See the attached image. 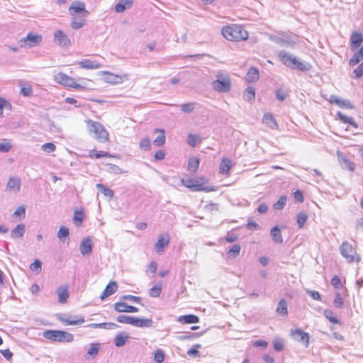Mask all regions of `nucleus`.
Wrapping results in <instances>:
<instances>
[{"instance_id": "nucleus-7", "label": "nucleus", "mask_w": 363, "mask_h": 363, "mask_svg": "<svg viewBox=\"0 0 363 363\" xmlns=\"http://www.w3.org/2000/svg\"><path fill=\"white\" fill-rule=\"evenodd\" d=\"M55 81L65 86L74 88V89H82V86L76 82L75 79L66 74L59 72L54 76Z\"/></svg>"}, {"instance_id": "nucleus-37", "label": "nucleus", "mask_w": 363, "mask_h": 363, "mask_svg": "<svg viewBox=\"0 0 363 363\" xmlns=\"http://www.w3.org/2000/svg\"><path fill=\"white\" fill-rule=\"evenodd\" d=\"M96 187L106 197L112 199L114 196L113 190L102 184H96Z\"/></svg>"}, {"instance_id": "nucleus-59", "label": "nucleus", "mask_w": 363, "mask_h": 363, "mask_svg": "<svg viewBox=\"0 0 363 363\" xmlns=\"http://www.w3.org/2000/svg\"><path fill=\"white\" fill-rule=\"evenodd\" d=\"M154 359L157 363H162L164 359V352L161 350H157L155 352Z\"/></svg>"}, {"instance_id": "nucleus-52", "label": "nucleus", "mask_w": 363, "mask_h": 363, "mask_svg": "<svg viewBox=\"0 0 363 363\" xmlns=\"http://www.w3.org/2000/svg\"><path fill=\"white\" fill-rule=\"evenodd\" d=\"M133 316L119 315L116 318L118 323L131 325L133 323Z\"/></svg>"}, {"instance_id": "nucleus-45", "label": "nucleus", "mask_w": 363, "mask_h": 363, "mask_svg": "<svg viewBox=\"0 0 363 363\" xmlns=\"http://www.w3.org/2000/svg\"><path fill=\"white\" fill-rule=\"evenodd\" d=\"M91 157L101 158V157H113L111 154L104 151L91 150L89 153Z\"/></svg>"}, {"instance_id": "nucleus-22", "label": "nucleus", "mask_w": 363, "mask_h": 363, "mask_svg": "<svg viewBox=\"0 0 363 363\" xmlns=\"http://www.w3.org/2000/svg\"><path fill=\"white\" fill-rule=\"evenodd\" d=\"M78 64L81 68L88 69H96L101 67V65L99 62L96 61H92L89 59H84L79 62Z\"/></svg>"}, {"instance_id": "nucleus-54", "label": "nucleus", "mask_w": 363, "mask_h": 363, "mask_svg": "<svg viewBox=\"0 0 363 363\" xmlns=\"http://www.w3.org/2000/svg\"><path fill=\"white\" fill-rule=\"evenodd\" d=\"M195 108V103H186L181 105V111L184 113H191Z\"/></svg>"}, {"instance_id": "nucleus-60", "label": "nucleus", "mask_w": 363, "mask_h": 363, "mask_svg": "<svg viewBox=\"0 0 363 363\" xmlns=\"http://www.w3.org/2000/svg\"><path fill=\"white\" fill-rule=\"evenodd\" d=\"M6 107L11 108V104H9L4 98L0 97V116H2L4 108Z\"/></svg>"}, {"instance_id": "nucleus-44", "label": "nucleus", "mask_w": 363, "mask_h": 363, "mask_svg": "<svg viewBox=\"0 0 363 363\" xmlns=\"http://www.w3.org/2000/svg\"><path fill=\"white\" fill-rule=\"evenodd\" d=\"M287 198L286 196H281L277 202L273 205V207L276 210H281L284 208L286 203Z\"/></svg>"}, {"instance_id": "nucleus-51", "label": "nucleus", "mask_w": 363, "mask_h": 363, "mask_svg": "<svg viewBox=\"0 0 363 363\" xmlns=\"http://www.w3.org/2000/svg\"><path fill=\"white\" fill-rule=\"evenodd\" d=\"M324 316L331 323H339L338 319L334 316V313L331 310L327 309L325 310Z\"/></svg>"}, {"instance_id": "nucleus-25", "label": "nucleus", "mask_w": 363, "mask_h": 363, "mask_svg": "<svg viewBox=\"0 0 363 363\" xmlns=\"http://www.w3.org/2000/svg\"><path fill=\"white\" fill-rule=\"evenodd\" d=\"M262 122L272 129H277L278 128L276 120L272 113L264 114L263 116Z\"/></svg>"}, {"instance_id": "nucleus-40", "label": "nucleus", "mask_w": 363, "mask_h": 363, "mask_svg": "<svg viewBox=\"0 0 363 363\" xmlns=\"http://www.w3.org/2000/svg\"><path fill=\"white\" fill-rule=\"evenodd\" d=\"M85 24V19L82 18H74L71 21V27L74 30L82 28Z\"/></svg>"}, {"instance_id": "nucleus-32", "label": "nucleus", "mask_w": 363, "mask_h": 363, "mask_svg": "<svg viewBox=\"0 0 363 363\" xmlns=\"http://www.w3.org/2000/svg\"><path fill=\"white\" fill-rule=\"evenodd\" d=\"M270 234L274 242L277 243H281L283 242L282 235L278 226L273 227L270 230Z\"/></svg>"}, {"instance_id": "nucleus-9", "label": "nucleus", "mask_w": 363, "mask_h": 363, "mask_svg": "<svg viewBox=\"0 0 363 363\" xmlns=\"http://www.w3.org/2000/svg\"><path fill=\"white\" fill-rule=\"evenodd\" d=\"M290 335L295 341L303 343L306 347H308L310 335L308 333L304 332L300 328H297L291 330Z\"/></svg>"}, {"instance_id": "nucleus-63", "label": "nucleus", "mask_w": 363, "mask_h": 363, "mask_svg": "<svg viewBox=\"0 0 363 363\" xmlns=\"http://www.w3.org/2000/svg\"><path fill=\"white\" fill-rule=\"evenodd\" d=\"M16 216H20L24 218L26 216V208L24 206H18L13 213Z\"/></svg>"}, {"instance_id": "nucleus-61", "label": "nucleus", "mask_w": 363, "mask_h": 363, "mask_svg": "<svg viewBox=\"0 0 363 363\" xmlns=\"http://www.w3.org/2000/svg\"><path fill=\"white\" fill-rule=\"evenodd\" d=\"M201 346L199 344L195 345L192 348L189 349L187 352V354L189 356H199V352L198 351V349L201 348Z\"/></svg>"}, {"instance_id": "nucleus-47", "label": "nucleus", "mask_w": 363, "mask_h": 363, "mask_svg": "<svg viewBox=\"0 0 363 363\" xmlns=\"http://www.w3.org/2000/svg\"><path fill=\"white\" fill-rule=\"evenodd\" d=\"M69 235V231L67 228L64 225L60 227V229L57 232V238L60 240H63V239L68 237Z\"/></svg>"}, {"instance_id": "nucleus-31", "label": "nucleus", "mask_w": 363, "mask_h": 363, "mask_svg": "<svg viewBox=\"0 0 363 363\" xmlns=\"http://www.w3.org/2000/svg\"><path fill=\"white\" fill-rule=\"evenodd\" d=\"M259 79V72L258 69L255 67H251L245 76V79L249 83L255 82L257 81Z\"/></svg>"}, {"instance_id": "nucleus-27", "label": "nucleus", "mask_w": 363, "mask_h": 363, "mask_svg": "<svg viewBox=\"0 0 363 363\" xmlns=\"http://www.w3.org/2000/svg\"><path fill=\"white\" fill-rule=\"evenodd\" d=\"M178 321L182 323H197L199 322V318L197 315L193 314L181 315L178 318Z\"/></svg>"}, {"instance_id": "nucleus-19", "label": "nucleus", "mask_w": 363, "mask_h": 363, "mask_svg": "<svg viewBox=\"0 0 363 363\" xmlns=\"http://www.w3.org/2000/svg\"><path fill=\"white\" fill-rule=\"evenodd\" d=\"M118 289V284L116 281H111L106 286L104 291L100 296L101 300H104L109 296L113 294Z\"/></svg>"}, {"instance_id": "nucleus-5", "label": "nucleus", "mask_w": 363, "mask_h": 363, "mask_svg": "<svg viewBox=\"0 0 363 363\" xmlns=\"http://www.w3.org/2000/svg\"><path fill=\"white\" fill-rule=\"evenodd\" d=\"M87 128L90 133L94 134V137L101 143H105L108 140V133L99 122L91 120L86 121Z\"/></svg>"}, {"instance_id": "nucleus-8", "label": "nucleus", "mask_w": 363, "mask_h": 363, "mask_svg": "<svg viewBox=\"0 0 363 363\" xmlns=\"http://www.w3.org/2000/svg\"><path fill=\"white\" fill-rule=\"evenodd\" d=\"M42 39L41 35L29 33L27 34L26 37L21 39L18 43L21 48H32L39 45L42 42Z\"/></svg>"}, {"instance_id": "nucleus-64", "label": "nucleus", "mask_w": 363, "mask_h": 363, "mask_svg": "<svg viewBox=\"0 0 363 363\" xmlns=\"http://www.w3.org/2000/svg\"><path fill=\"white\" fill-rule=\"evenodd\" d=\"M353 74L355 78L363 76V62L353 71Z\"/></svg>"}, {"instance_id": "nucleus-55", "label": "nucleus", "mask_w": 363, "mask_h": 363, "mask_svg": "<svg viewBox=\"0 0 363 363\" xmlns=\"http://www.w3.org/2000/svg\"><path fill=\"white\" fill-rule=\"evenodd\" d=\"M41 149L47 153H51L56 150V146L52 143H47L42 145Z\"/></svg>"}, {"instance_id": "nucleus-56", "label": "nucleus", "mask_w": 363, "mask_h": 363, "mask_svg": "<svg viewBox=\"0 0 363 363\" xmlns=\"http://www.w3.org/2000/svg\"><path fill=\"white\" fill-rule=\"evenodd\" d=\"M140 148L148 151L151 149L150 140L148 138H143L140 140Z\"/></svg>"}, {"instance_id": "nucleus-23", "label": "nucleus", "mask_w": 363, "mask_h": 363, "mask_svg": "<svg viewBox=\"0 0 363 363\" xmlns=\"http://www.w3.org/2000/svg\"><path fill=\"white\" fill-rule=\"evenodd\" d=\"M363 42V35L357 32H354L351 35L350 45L352 50H356L359 48Z\"/></svg>"}, {"instance_id": "nucleus-1", "label": "nucleus", "mask_w": 363, "mask_h": 363, "mask_svg": "<svg viewBox=\"0 0 363 363\" xmlns=\"http://www.w3.org/2000/svg\"><path fill=\"white\" fill-rule=\"evenodd\" d=\"M223 36L230 41H240L248 38V33L241 26L230 25L222 28Z\"/></svg>"}, {"instance_id": "nucleus-42", "label": "nucleus", "mask_w": 363, "mask_h": 363, "mask_svg": "<svg viewBox=\"0 0 363 363\" xmlns=\"http://www.w3.org/2000/svg\"><path fill=\"white\" fill-rule=\"evenodd\" d=\"M201 141V139L199 135H194V134H189L188 138H187V143L191 147L196 146Z\"/></svg>"}, {"instance_id": "nucleus-46", "label": "nucleus", "mask_w": 363, "mask_h": 363, "mask_svg": "<svg viewBox=\"0 0 363 363\" xmlns=\"http://www.w3.org/2000/svg\"><path fill=\"white\" fill-rule=\"evenodd\" d=\"M84 220V213L82 211H75L73 220L76 225H80Z\"/></svg>"}, {"instance_id": "nucleus-21", "label": "nucleus", "mask_w": 363, "mask_h": 363, "mask_svg": "<svg viewBox=\"0 0 363 363\" xmlns=\"http://www.w3.org/2000/svg\"><path fill=\"white\" fill-rule=\"evenodd\" d=\"M80 252L82 255H88L92 251V241L90 238L84 239L79 245Z\"/></svg>"}, {"instance_id": "nucleus-48", "label": "nucleus", "mask_w": 363, "mask_h": 363, "mask_svg": "<svg viewBox=\"0 0 363 363\" xmlns=\"http://www.w3.org/2000/svg\"><path fill=\"white\" fill-rule=\"evenodd\" d=\"M99 348L100 347L99 344L91 343L87 351V354L93 357H96L99 352Z\"/></svg>"}, {"instance_id": "nucleus-4", "label": "nucleus", "mask_w": 363, "mask_h": 363, "mask_svg": "<svg viewBox=\"0 0 363 363\" xmlns=\"http://www.w3.org/2000/svg\"><path fill=\"white\" fill-rule=\"evenodd\" d=\"M216 79L212 82V87L218 92H228L231 89V80L227 74L218 72L216 74Z\"/></svg>"}, {"instance_id": "nucleus-17", "label": "nucleus", "mask_w": 363, "mask_h": 363, "mask_svg": "<svg viewBox=\"0 0 363 363\" xmlns=\"http://www.w3.org/2000/svg\"><path fill=\"white\" fill-rule=\"evenodd\" d=\"M329 101L331 104H335L340 108H345L348 109H352L354 108V106L350 103L349 100L340 99L335 95L330 96Z\"/></svg>"}, {"instance_id": "nucleus-13", "label": "nucleus", "mask_w": 363, "mask_h": 363, "mask_svg": "<svg viewBox=\"0 0 363 363\" xmlns=\"http://www.w3.org/2000/svg\"><path fill=\"white\" fill-rule=\"evenodd\" d=\"M169 235L165 233L163 235H161L156 243L155 244V249L156 252L161 255L164 252L165 247H167L169 245Z\"/></svg>"}, {"instance_id": "nucleus-57", "label": "nucleus", "mask_w": 363, "mask_h": 363, "mask_svg": "<svg viewBox=\"0 0 363 363\" xmlns=\"http://www.w3.org/2000/svg\"><path fill=\"white\" fill-rule=\"evenodd\" d=\"M240 252V246L239 245H234L228 251L229 256L236 257Z\"/></svg>"}, {"instance_id": "nucleus-26", "label": "nucleus", "mask_w": 363, "mask_h": 363, "mask_svg": "<svg viewBox=\"0 0 363 363\" xmlns=\"http://www.w3.org/2000/svg\"><path fill=\"white\" fill-rule=\"evenodd\" d=\"M133 5V0H120L116 5L115 11L117 13H122L128 9H130Z\"/></svg>"}, {"instance_id": "nucleus-14", "label": "nucleus", "mask_w": 363, "mask_h": 363, "mask_svg": "<svg viewBox=\"0 0 363 363\" xmlns=\"http://www.w3.org/2000/svg\"><path fill=\"white\" fill-rule=\"evenodd\" d=\"M337 155L339 164L342 169H347L350 171H353L354 169V163L348 160L344 153L337 152Z\"/></svg>"}, {"instance_id": "nucleus-58", "label": "nucleus", "mask_w": 363, "mask_h": 363, "mask_svg": "<svg viewBox=\"0 0 363 363\" xmlns=\"http://www.w3.org/2000/svg\"><path fill=\"white\" fill-rule=\"evenodd\" d=\"M288 96V92L283 89H278L276 91V96L280 101H284Z\"/></svg>"}, {"instance_id": "nucleus-28", "label": "nucleus", "mask_w": 363, "mask_h": 363, "mask_svg": "<svg viewBox=\"0 0 363 363\" xmlns=\"http://www.w3.org/2000/svg\"><path fill=\"white\" fill-rule=\"evenodd\" d=\"M129 339V335L126 333H120L117 334L114 339V344L116 347H123Z\"/></svg>"}, {"instance_id": "nucleus-43", "label": "nucleus", "mask_w": 363, "mask_h": 363, "mask_svg": "<svg viewBox=\"0 0 363 363\" xmlns=\"http://www.w3.org/2000/svg\"><path fill=\"white\" fill-rule=\"evenodd\" d=\"M244 99L247 101H254L255 99V91L252 87H247L244 92Z\"/></svg>"}, {"instance_id": "nucleus-3", "label": "nucleus", "mask_w": 363, "mask_h": 363, "mask_svg": "<svg viewBox=\"0 0 363 363\" xmlns=\"http://www.w3.org/2000/svg\"><path fill=\"white\" fill-rule=\"evenodd\" d=\"M43 337L52 342H72L74 335L66 331L57 330H46L43 333Z\"/></svg>"}, {"instance_id": "nucleus-39", "label": "nucleus", "mask_w": 363, "mask_h": 363, "mask_svg": "<svg viewBox=\"0 0 363 363\" xmlns=\"http://www.w3.org/2000/svg\"><path fill=\"white\" fill-rule=\"evenodd\" d=\"M337 116H338L339 118L341 120V121H342L343 123H348L354 128L358 127L357 123L354 122V121L353 120V118L352 117L347 116L340 111L337 112Z\"/></svg>"}, {"instance_id": "nucleus-18", "label": "nucleus", "mask_w": 363, "mask_h": 363, "mask_svg": "<svg viewBox=\"0 0 363 363\" xmlns=\"http://www.w3.org/2000/svg\"><path fill=\"white\" fill-rule=\"evenodd\" d=\"M6 189L13 193H17L21 189V180L17 177H10L6 184Z\"/></svg>"}, {"instance_id": "nucleus-29", "label": "nucleus", "mask_w": 363, "mask_h": 363, "mask_svg": "<svg viewBox=\"0 0 363 363\" xmlns=\"http://www.w3.org/2000/svg\"><path fill=\"white\" fill-rule=\"evenodd\" d=\"M231 167H232L231 160L229 159H227V158H224L222 160L220 164V167H219L220 173L223 174H228Z\"/></svg>"}, {"instance_id": "nucleus-10", "label": "nucleus", "mask_w": 363, "mask_h": 363, "mask_svg": "<svg viewBox=\"0 0 363 363\" xmlns=\"http://www.w3.org/2000/svg\"><path fill=\"white\" fill-rule=\"evenodd\" d=\"M181 183L186 187L191 189L192 191H210L211 189H208L204 187L203 184L199 179H182Z\"/></svg>"}, {"instance_id": "nucleus-6", "label": "nucleus", "mask_w": 363, "mask_h": 363, "mask_svg": "<svg viewBox=\"0 0 363 363\" xmlns=\"http://www.w3.org/2000/svg\"><path fill=\"white\" fill-rule=\"evenodd\" d=\"M340 251L342 257L347 259L349 262H359L361 260L360 256L356 253L355 249L348 242H342Z\"/></svg>"}, {"instance_id": "nucleus-41", "label": "nucleus", "mask_w": 363, "mask_h": 363, "mask_svg": "<svg viewBox=\"0 0 363 363\" xmlns=\"http://www.w3.org/2000/svg\"><path fill=\"white\" fill-rule=\"evenodd\" d=\"M199 166V160L196 157L190 158L188 164V169L191 172H196Z\"/></svg>"}, {"instance_id": "nucleus-16", "label": "nucleus", "mask_w": 363, "mask_h": 363, "mask_svg": "<svg viewBox=\"0 0 363 363\" xmlns=\"http://www.w3.org/2000/svg\"><path fill=\"white\" fill-rule=\"evenodd\" d=\"M58 319L66 325H76L82 324L84 323V318L80 317H72V316H59Z\"/></svg>"}, {"instance_id": "nucleus-15", "label": "nucleus", "mask_w": 363, "mask_h": 363, "mask_svg": "<svg viewBox=\"0 0 363 363\" xmlns=\"http://www.w3.org/2000/svg\"><path fill=\"white\" fill-rule=\"evenodd\" d=\"M114 309L118 313H136L138 311V308L129 306L124 302H116L114 304Z\"/></svg>"}, {"instance_id": "nucleus-24", "label": "nucleus", "mask_w": 363, "mask_h": 363, "mask_svg": "<svg viewBox=\"0 0 363 363\" xmlns=\"http://www.w3.org/2000/svg\"><path fill=\"white\" fill-rule=\"evenodd\" d=\"M152 325V319L148 318H140L133 317L132 325L138 328H150Z\"/></svg>"}, {"instance_id": "nucleus-2", "label": "nucleus", "mask_w": 363, "mask_h": 363, "mask_svg": "<svg viewBox=\"0 0 363 363\" xmlns=\"http://www.w3.org/2000/svg\"><path fill=\"white\" fill-rule=\"evenodd\" d=\"M281 62L287 67L297 69L300 71H308L311 68V65L306 61H301L299 59L294 57L284 50L280 51L279 53Z\"/></svg>"}, {"instance_id": "nucleus-35", "label": "nucleus", "mask_w": 363, "mask_h": 363, "mask_svg": "<svg viewBox=\"0 0 363 363\" xmlns=\"http://www.w3.org/2000/svg\"><path fill=\"white\" fill-rule=\"evenodd\" d=\"M277 313L281 315H286L288 313L287 311V303L285 299L281 298L278 302V305L276 309Z\"/></svg>"}, {"instance_id": "nucleus-49", "label": "nucleus", "mask_w": 363, "mask_h": 363, "mask_svg": "<svg viewBox=\"0 0 363 363\" xmlns=\"http://www.w3.org/2000/svg\"><path fill=\"white\" fill-rule=\"evenodd\" d=\"M308 219L307 214L303 212H299L297 215V223L299 228H302Z\"/></svg>"}, {"instance_id": "nucleus-38", "label": "nucleus", "mask_w": 363, "mask_h": 363, "mask_svg": "<svg viewBox=\"0 0 363 363\" xmlns=\"http://www.w3.org/2000/svg\"><path fill=\"white\" fill-rule=\"evenodd\" d=\"M155 132H159L160 135L154 140L153 143L156 146H162L165 143V135L163 129H155Z\"/></svg>"}, {"instance_id": "nucleus-50", "label": "nucleus", "mask_w": 363, "mask_h": 363, "mask_svg": "<svg viewBox=\"0 0 363 363\" xmlns=\"http://www.w3.org/2000/svg\"><path fill=\"white\" fill-rule=\"evenodd\" d=\"M106 80H107L108 82L112 83V84H119V83H121L123 82V79H122L121 77H120L118 75H116V74H111V73H108V77L106 78Z\"/></svg>"}, {"instance_id": "nucleus-36", "label": "nucleus", "mask_w": 363, "mask_h": 363, "mask_svg": "<svg viewBox=\"0 0 363 363\" xmlns=\"http://www.w3.org/2000/svg\"><path fill=\"white\" fill-rule=\"evenodd\" d=\"M162 289V285L161 282H159L155 286L150 289L148 294L150 297L157 298L160 296Z\"/></svg>"}, {"instance_id": "nucleus-20", "label": "nucleus", "mask_w": 363, "mask_h": 363, "mask_svg": "<svg viewBox=\"0 0 363 363\" xmlns=\"http://www.w3.org/2000/svg\"><path fill=\"white\" fill-rule=\"evenodd\" d=\"M68 286L64 285L60 286L57 289V294L58 296V301L60 303H65L67 301V299L69 298V291H68Z\"/></svg>"}, {"instance_id": "nucleus-33", "label": "nucleus", "mask_w": 363, "mask_h": 363, "mask_svg": "<svg viewBox=\"0 0 363 363\" xmlns=\"http://www.w3.org/2000/svg\"><path fill=\"white\" fill-rule=\"evenodd\" d=\"M88 327L92 328H104L106 330H113L118 328V325L113 323H91L88 325Z\"/></svg>"}, {"instance_id": "nucleus-62", "label": "nucleus", "mask_w": 363, "mask_h": 363, "mask_svg": "<svg viewBox=\"0 0 363 363\" xmlns=\"http://www.w3.org/2000/svg\"><path fill=\"white\" fill-rule=\"evenodd\" d=\"M273 346H274V349L276 351H277V352L281 351L284 348L283 341L280 339L274 340Z\"/></svg>"}, {"instance_id": "nucleus-34", "label": "nucleus", "mask_w": 363, "mask_h": 363, "mask_svg": "<svg viewBox=\"0 0 363 363\" xmlns=\"http://www.w3.org/2000/svg\"><path fill=\"white\" fill-rule=\"evenodd\" d=\"M362 60H363V45L359 51H357L353 57L350 60V66L354 67L357 65Z\"/></svg>"}, {"instance_id": "nucleus-11", "label": "nucleus", "mask_w": 363, "mask_h": 363, "mask_svg": "<svg viewBox=\"0 0 363 363\" xmlns=\"http://www.w3.org/2000/svg\"><path fill=\"white\" fill-rule=\"evenodd\" d=\"M70 15L74 16L77 13H82V17H86L89 12L85 9V4L81 1H74L69 8Z\"/></svg>"}, {"instance_id": "nucleus-30", "label": "nucleus", "mask_w": 363, "mask_h": 363, "mask_svg": "<svg viewBox=\"0 0 363 363\" xmlns=\"http://www.w3.org/2000/svg\"><path fill=\"white\" fill-rule=\"evenodd\" d=\"M25 231V225L23 224H18L11 231V237L13 239L21 238L24 235Z\"/></svg>"}, {"instance_id": "nucleus-12", "label": "nucleus", "mask_w": 363, "mask_h": 363, "mask_svg": "<svg viewBox=\"0 0 363 363\" xmlns=\"http://www.w3.org/2000/svg\"><path fill=\"white\" fill-rule=\"evenodd\" d=\"M55 43L62 48H69L71 45V40L69 37L61 30L54 33Z\"/></svg>"}, {"instance_id": "nucleus-53", "label": "nucleus", "mask_w": 363, "mask_h": 363, "mask_svg": "<svg viewBox=\"0 0 363 363\" xmlns=\"http://www.w3.org/2000/svg\"><path fill=\"white\" fill-rule=\"evenodd\" d=\"M334 306L336 308H342L344 306V299L340 293H337L333 301Z\"/></svg>"}]
</instances>
